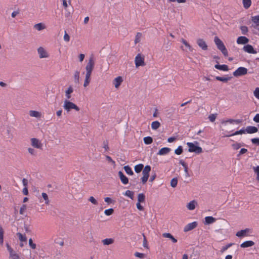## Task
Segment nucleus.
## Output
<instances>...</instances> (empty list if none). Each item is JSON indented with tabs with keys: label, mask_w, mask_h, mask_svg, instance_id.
<instances>
[{
	"label": "nucleus",
	"mask_w": 259,
	"mask_h": 259,
	"mask_svg": "<svg viewBox=\"0 0 259 259\" xmlns=\"http://www.w3.org/2000/svg\"><path fill=\"white\" fill-rule=\"evenodd\" d=\"M94 61L93 58H90L86 67V74L85 80L83 84L84 87H87L90 83L91 80V75L94 67Z\"/></svg>",
	"instance_id": "1"
},
{
	"label": "nucleus",
	"mask_w": 259,
	"mask_h": 259,
	"mask_svg": "<svg viewBox=\"0 0 259 259\" xmlns=\"http://www.w3.org/2000/svg\"><path fill=\"white\" fill-rule=\"evenodd\" d=\"M214 41L218 49L222 52L225 56H227L228 55V51L223 41L217 36L214 37Z\"/></svg>",
	"instance_id": "2"
},
{
	"label": "nucleus",
	"mask_w": 259,
	"mask_h": 259,
	"mask_svg": "<svg viewBox=\"0 0 259 259\" xmlns=\"http://www.w3.org/2000/svg\"><path fill=\"white\" fill-rule=\"evenodd\" d=\"M63 108L67 112H69L71 109H74L78 111L79 108L74 103L69 101L68 100H65L64 102Z\"/></svg>",
	"instance_id": "3"
},
{
	"label": "nucleus",
	"mask_w": 259,
	"mask_h": 259,
	"mask_svg": "<svg viewBox=\"0 0 259 259\" xmlns=\"http://www.w3.org/2000/svg\"><path fill=\"white\" fill-rule=\"evenodd\" d=\"M187 145L189 147L188 151L190 152H195L196 154H200L202 152V148L195 145L193 143L188 142Z\"/></svg>",
	"instance_id": "4"
},
{
	"label": "nucleus",
	"mask_w": 259,
	"mask_h": 259,
	"mask_svg": "<svg viewBox=\"0 0 259 259\" xmlns=\"http://www.w3.org/2000/svg\"><path fill=\"white\" fill-rule=\"evenodd\" d=\"M135 63L136 67L144 66L145 65L144 57L140 54H138L135 57Z\"/></svg>",
	"instance_id": "5"
},
{
	"label": "nucleus",
	"mask_w": 259,
	"mask_h": 259,
	"mask_svg": "<svg viewBox=\"0 0 259 259\" xmlns=\"http://www.w3.org/2000/svg\"><path fill=\"white\" fill-rule=\"evenodd\" d=\"M6 246L9 252V259H20L19 254L11 248L9 244L7 243Z\"/></svg>",
	"instance_id": "6"
},
{
	"label": "nucleus",
	"mask_w": 259,
	"mask_h": 259,
	"mask_svg": "<svg viewBox=\"0 0 259 259\" xmlns=\"http://www.w3.org/2000/svg\"><path fill=\"white\" fill-rule=\"evenodd\" d=\"M247 73V69L243 67H240L238 68L233 73V75L236 77L242 76Z\"/></svg>",
	"instance_id": "7"
},
{
	"label": "nucleus",
	"mask_w": 259,
	"mask_h": 259,
	"mask_svg": "<svg viewBox=\"0 0 259 259\" xmlns=\"http://www.w3.org/2000/svg\"><path fill=\"white\" fill-rule=\"evenodd\" d=\"M37 53L40 59L47 58L49 57V53L43 47H39L37 49Z\"/></svg>",
	"instance_id": "8"
},
{
	"label": "nucleus",
	"mask_w": 259,
	"mask_h": 259,
	"mask_svg": "<svg viewBox=\"0 0 259 259\" xmlns=\"http://www.w3.org/2000/svg\"><path fill=\"white\" fill-rule=\"evenodd\" d=\"M31 145L37 149H41L42 147V144L41 143V142L36 138H31Z\"/></svg>",
	"instance_id": "9"
},
{
	"label": "nucleus",
	"mask_w": 259,
	"mask_h": 259,
	"mask_svg": "<svg viewBox=\"0 0 259 259\" xmlns=\"http://www.w3.org/2000/svg\"><path fill=\"white\" fill-rule=\"evenodd\" d=\"M197 225L198 223L197 222H193L192 223H189L185 226L184 228V231L185 232H187L191 231L195 228L197 226Z\"/></svg>",
	"instance_id": "10"
},
{
	"label": "nucleus",
	"mask_w": 259,
	"mask_h": 259,
	"mask_svg": "<svg viewBox=\"0 0 259 259\" xmlns=\"http://www.w3.org/2000/svg\"><path fill=\"white\" fill-rule=\"evenodd\" d=\"M243 50L249 54H255L257 52L254 50L253 47L250 45H246L243 48Z\"/></svg>",
	"instance_id": "11"
},
{
	"label": "nucleus",
	"mask_w": 259,
	"mask_h": 259,
	"mask_svg": "<svg viewBox=\"0 0 259 259\" xmlns=\"http://www.w3.org/2000/svg\"><path fill=\"white\" fill-rule=\"evenodd\" d=\"M197 44L199 47L201 48L203 50L206 51L208 49L207 45L205 41L201 38H198L197 40Z\"/></svg>",
	"instance_id": "12"
},
{
	"label": "nucleus",
	"mask_w": 259,
	"mask_h": 259,
	"mask_svg": "<svg viewBox=\"0 0 259 259\" xmlns=\"http://www.w3.org/2000/svg\"><path fill=\"white\" fill-rule=\"evenodd\" d=\"M252 27L259 31V16L252 17Z\"/></svg>",
	"instance_id": "13"
},
{
	"label": "nucleus",
	"mask_w": 259,
	"mask_h": 259,
	"mask_svg": "<svg viewBox=\"0 0 259 259\" xmlns=\"http://www.w3.org/2000/svg\"><path fill=\"white\" fill-rule=\"evenodd\" d=\"M118 176L119 177V178L122 183V184L126 185L128 184V178L123 174V173L119 171L118 172Z\"/></svg>",
	"instance_id": "14"
},
{
	"label": "nucleus",
	"mask_w": 259,
	"mask_h": 259,
	"mask_svg": "<svg viewBox=\"0 0 259 259\" xmlns=\"http://www.w3.org/2000/svg\"><path fill=\"white\" fill-rule=\"evenodd\" d=\"M249 42V39L245 36H239L237 39L238 44L245 45Z\"/></svg>",
	"instance_id": "15"
},
{
	"label": "nucleus",
	"mask_w": 259,
	"mask_h": 259,
	"mask_svg": "<svg viewBox=\"0 0 259 259\" xmlns=\"http://www.w3.org/2000/svg\"><path fill=\"white\" fill-rule=\"evenodd\" d=\"M246 133L247 134H253L255 133L258 131V128L253 126H248L245 128Z\"/></svg>",
	"instance_id": "16"
},
{
	"label": "nucleus",
	"mask_w": 259,
	"mask_h": 259,
	"mask_svg": "<svg viewBox=\"0 0 259 259\" xmlns=\"http://www.w3.org/2000/svg\"><path fill=\"white\" fill-rule=\"evenodd\" d=\"M242 122V120L241 119H228L226 120H223L222 121V124H226L227 123H229L231 124L236 123V124H239Z\"/></svg>",
	"instance_id": "17"
},
{
	"label": "nucleus",
	"mask_w": 259,
	"mask_h": 259,
	"mask_svg": "<svg viewBox=\"0 0 259 259\" xmlns=\"http://www.w3.org/2000/svg\"><path fill=\"white\" fill-rule=\"evenodd\" d=\"M250 229H245L244 230H241L238 232H237L236 235L237 237H244L247 235V233L249 232Z\"/></svg>",
	"instance_id": "18"
},
{
	"label": "nucleus",
	"mask_w": 259,
	"mask_h": 259,
	"mask_svg": "<svg viewBox=\"0 0 259 259\" xmlns=\"http://www.w3.org/2000/svg\"><path fill=\"white\" fill-rule=\"evenodd\" d=\"M254 245V242L253 241L249 240L246 241L240 244V247L242 248H247L252 246Z\"/></svg>",
	"instance_id": "19"
},
{
	"label": "nucleus",
	"mask_w": 259,
	"mask_h": 259,
	"mask_svg": "<svg viewBox=\"0 0 259 259\" xmlns=\"http://www.w3.org/2000/svg\"><path fill=\"white\" fill-rule=\"evenodd\" d=\"M122 81L123 80L121 76H118L116 77L113 80V83L114 84L115 87L116 88H118L121 84Z\"/></svg>",
	"instance_id": "20"
},
{
	"label": "nucleus",
	"mask_w": 259,
	"mask_h": 259,
	"mask_svg": "<svg viewBox=\"0 0 259 259\" xmlns=\"http://www.w3.org/2000/svg\"><path fill=\"white\" fill-rule=\"evenodd\" d=\"M170 151V149L167 147H164L160 149L157 153L159 155H164L168 154Z\"/></svg>",
	"instance_id": "21"
},
{
	"label": "nucleus",
	"mask_w": 259,
	"mask_h": 259,
	"mask_svg": "<svg viewBox=\"0 0 259 259\" xmlns=\"http://www.w3.org/2000/svg\"><path fill=\"white\" fill-rule=\"evenodd\" d=\"M215 221L216 219L211 216L206 217L205 218L204 224L205 225H209L215 222Z\"/></svg>",
	"instance_id": "22"
},
{
	"label": "nucleus",
	"mask_w": 259,
	"mask_h": 259,
	"mask_svg": "<svg viewBox=\"0 0 259 259\" xmlns=\"http://www.w3.org/2000/svg\"><path fill=\"white\" fill-rule=\"evenodd\" d=\"M73 92V89L72 86H69L67 90L65 91V97L67 98V100H69L71 98V94Z\"/></svg>",
	"instance_id": "23"
},
{
	"label": "nucleus",
	"mask_w": 259,
	"mask_h": 259,
	"mask_svg": "<svg viewBox=\"0 0 259 259\" xmlns=\"http://www.w3.org/2000/svg\"><path fill=\"white\" fill-rule=\"evenodd\" d=\"M162 236L163 237L170 239L173 243H176L177 242V239H176L170 233H164L162 234Z\"/></svg>",
	"instance_id": "24"
},
{
	"label": "nucleus",
	"mask_w": 259,
	"mask_h": 259,
	"mask_svg": "<svg viewBox=\"0 0 259 259\" xmlns=\"http://www.w3.org/2000/svg\"><path fill=\"white\" fill-rule=\"evenodd\" d=\"M196 204H197V202L195 200L191 201L187 205V207L190 210H194L195 208Z\"/></svg>",
	"instance_id": "25"
},
{
	"label": "nucleus",
	"mask_w": 259,
	"mask_h": 259,
	"mask_svg": "<svg viewBox=\"0 0 259 259\" xmlns=\"http://www.w3.org/2000/svg\"><path fill=\"white\" fill-rule=\"evenodd\" d=\"M214 67L217 69L224 71H227L229 70L228 66L227 65L216 64L214 65Z\"/></svg>",
	"instance_id": "26"
},
{
	"label": "nucleus",
	"mask_w": 259,
	"mask_h": 259,
	"mask_svg": "<svg viewBox=\"0 0 259 259\" xmlns=\"http://www.w3.org/2000/svg\"><path fill=\"white\" fill-rule=\"evenodd\" d=\"M104 245H109L113 244L114 242V239L111 238H106L102 240Z\"/></svg>",
	"instance_id": "27"
},
{
	"label": "nucleus",
	"mask_w": 259,
	"mask_h": 259,
	"mask_svg": "<svg viewBox=\"0 0 259 259\" xmlns=\"http://www.w3.org/2000/svg\"><path fill=\"white\" fill-rule=\"evenodd\" d=\"M29 115L31 117L40 118L41 117V113L37 111L30 110L29 111Z\"/></svg>",
	"instance_id": "28"
},
{
	"label": "nucleus",
	"mask_w": 259,
	"mask_h": 259,
	"mask_svg": "<svg viewBox=\"0 0 259 259\" xmlns=\"http://www.w3.org/2000/svg\"><path fill=\"white\" fill-rule=\"evenodd\" d=\"M34 28L38 31H41L46 28V26L42 23H39L34 25Z\"/></svg>",
	"instance_id": "29"
},
{
	"label": "nucleus",
	"mask_w": 259,
	"mask_h": 259,
	"mask_svg": "<svg viewBox=\"0 0 259 259\" xmlns=\"http://www.w3.org/2000/svg\"><path fill=\"white\" fill-rule=\"evenodd\" d=\"M245 133H246V130L242 128L240 130L236 131L233 134H230L229 135H227V136H226V137L233 136L238 135L244 134Z\"/></svg>",
	"instance_id": "30"
},
{
	"label": "nucleus",
	"mask_w": 259,
	"mask_h": 259,
	"mask_svg": "<svg viewBox=\"0 0 259 259\" xmlns=\"http://www.w3.org/2000/svg\"><path fill=\"white\" fill-rule=\"evenodd\" d=\"M215 79L217 80L221 81L224 82H227L228 81L230 80L231 78L230 77H221V76H216L215 77Z\"/></svg>",
	"instance_id": "31"
},
{
	"label": "nucleus",
	"mask_w": 259,
	"mask_h": 259,
	"mask_svg": "<svg viewBox=\"0 0 259 259\" xmlns=\"http://www.w3.org/2000/svg\"><path fill=\"white\" fill-rule=\"evenodd\" d=\"M151 170V167L149 165H146L142 171L143 175H146L149 176V172Z\"/></svg>",
	"instance_id": "32"
},
{
	"label": "nucleus",
	"mask_w": 259,
	"mask_h": 259,
	"mask_svg": "<svg viewBox=\"0 0 259 259\" xmlns=\"http://www.w3.org/2000/svg\"><path fill=\"white\" fill-rule=\"evenodd\" d=\"M160 126V123L158 121H155L152 122L151 123V128L153 130H156Z\"/></svg>",
	"instance_id": "33"
},
{
	"label": "nucleus",
	"mask_w": 259,
	"mask_h": 259,
	"mask_svg": "<svg viewBox=\"0 0 259 259\" xmlns=\"http://www.w3.org/2000/svg\"><path fill=\"white\" fill-rule=\"evenodd\" d=\"M243 5L244 8L248 9L251 4V0H242Z\"/></svg>",
	"instance_id": "34"
},
{
	"label": "nucleus",
	"mask_w": 259,
	"mask_h": 259,
	"mask_svg": "<svg viewBox=\"0 0 259 259\" xmlns=\"http://www.w3.org/2000/svg\"><path fill=\"white\" fill-rule=\"evenodd\" d=\"M17 235L19 238V239L21 242H26L27 241V238L25 236V235H23L22 234L20 233H17Z\"/></svg>",
	"instance_id": "35"
},
{
	"label": "nucleus",
	"mask_w": 259,
	"mask_h": 259,
	"mask_svg": "<svg viewBox=\"0 0 259 259\" xmlns=\"http://www.w3.org/2000/svg\"><path fill=\"white\" fill-rule=\"evenodd\" d=\"M79 75H80V72L79 71H75L74 74V82L76 83H78L79 82Z\"/></svg>",
	"instance_id": "36"
},
{
	"label": "nucleus",
	"mask_w": 259,
	"mask_h": 259,
	"mask_svg": "<svg viewBox=\"0 0 259 259\" xmlns=\"http://www.w3.org/2000/svg\"><path fill=\"white\" fill-rule=\"evenodd\" d=\"M144 165L142 164H139L135 166V171L137 173L140 172L143 168Z\"/></svg>",
	"instance_id": "37"
},
{
	"label": "nucleus",
	"mask_w": 259,
	"mask_h": 259,
	"mask_svg": "<svg viewBox=\"0 0 259 259\" xmlns=\"http://www.w3.org/2000/svg\"><path fill=\"white\" fill-rule=\"evenodd\" d=\"M181 42L185 46V47H186L188 48V49L189 50V51H190V52L193 51L192 47L190 46V45L189 44H188L187 42V41L186 40L182 38L181 40Z\"/></svg>",
	"instance_id": "38"
},
{
	"label": "nucleus",
	"mask_w": 259,
	"mask_h": 259,
	"mask_svg": "<svg viewBox=\"0 0 259 259\" xmlns=\"http://www.w3.org/2000/svg\"><path fill=\"white\" fill-rule=\"evenodd\" d=\"M143 140H144V143L146 145L150 144L153 142L152 138L151 137H149V136L144 137L143 139Z\"/></svg>",
	"instance_id": "39"
},
{
	"label": "nucleus",
	"mask_w": 259,
	"mask_h": 259,
	"mask_svg": "<svg viewBox=\"0 0 259 259\" xmlns=\"http://www.w3.org/2000/svg\"><path fill=\"white\" fill-rule=\"evenodd\" d=\"M4 230L1 226H0V244L2 245L4 243Z\"/></svg>",
	"instance_id": "40"
},
{
	"label": "nucleus",
	"mask_w": 259,
	"mask_h": 259,
	"mask_svg": "<svg viewBox=\"0 0 259 259\" xmlns=\"http://www.w3.org/2000/svg\"><path fill=\"white\" fill-rule=\"evenodd\" d=\"M124 169L127 175H133L134 174L132 168L128 165L124 166Z\"/></svg>",
	"instance_id": "41"
},
{
	"label": "nucleus",
	"mask_w": 259,
	"mask_h": 259,
	"mask_svg": "<svg viewBox=\"0 0 259 259\" xmlns=\"http://www.w3.org/2000/svg\"><path fill=\"white\" fill-rule=\"evenodd\" d=\"M145 200V196L143 193H140L138 196V202H144Z\"/></svg>",
	"instance_id": "42"
},
{
	"label": "nucleus",
	"mask_w": 259,
	"mask_h": 259,
	"mask_svg": "<svg viewBox=\"0 0 259 259\" xmlns=\"http://www.w3.org/2000/svg\"><path fill=\"white\" fill-rule=\"evenodd\" d=\"M142 34L140 32H138L136 35L135 43L137 44L141 41V38L142 37Z\"/></svg>",
	"instance_id": "43"
},
{
	"label": "nucleus",
	"mask_w": 259,
	"mask_h": 259,
	"mask_svg": "<svg viewBox=\"0 0 259 259\" xmlns=\"http://www.w3.org/2000/svg\"><path fill=\"white\" fill-rule=\"evenodd\" d=\"M124 195L128 197L131 199H133L134 197V192L130 191V190H127L125 191L124 193Z\"/></svg>",
	"instance_id": "44"
},
{
	"label": "nucleus",
	"mask_w": 259,
	"mask_h": 259,
	"mask_svg": "<svg viewBox=\"0 0 259 259\" xmlns=\"http://www.w3.org/2000/svg\"><path fill=\"white\" fill-rule=\"evenodd\" d=\"M88 200L94 205H97L98 204V201L93 196L90 197Z\"/></svg>",
	"instance_id": "45"
},
{
	"label": "nucleus",
	"mask_w": 259,
	"mask_h": 259,
	"mask_svg": "<svg viewBox=\"0 0 259 259\" xmlns=\"http://www.w3.org/2000/svg\"><path fill=\"white\" fill-rule=\"evenodd\" d=\"M27 209L26 205L23 204L20 207L19 213L20 214L23 215Z\"/></svg>",
	"instance_id": "46"
},
{
	"label": "nucleus",
	"mask_w": 259,
	"mask_h": 259,
	"mask_svg": "<svg viewBox=\"0 0 259 259\" xmlns=\"http://www.w3.org/2000/svg\"><path fill=\"white\" fill-rule=\"evenodd\" d=\"M41 195H42L43 199L45 201V203L46 204H49L50 201H49L48 196L47 194L44 192L42 193Z\"/></svg>",
	"instance_id": "47"
},
{
	"label": "nucleus",
	"mask_w": 259,
	"mask_h": 259,
	"mask_svg": "<svg viewBox=\"0 0 259 259\" xmlns=\"http://www.w3.org/2000/svg\"><path fill=\"white\" fill-rule=\"evenodd\" d=\"M177 184H178V180L177 178H173L171 180V182H170V186L173 187V188H175L177 186Z\"/></svg>",
	"instance_id": "48"
},
{
	"label": "nucleus",
	"mask_w": 259,
	"mask_h": 259,
	"mask_svg": "<svg viewBox=\"0 0 259 259\" xmlns=\"http://www.w3.org/2000/svg\"><path fill=\"white\" fill-rule=\"evenodd\" d=\"M183 152V147L181 146H179L177 149H176L175 151V154L177 155H180Z\"/></svg>",
	"instance_id": "49"
},
{
	"label": "nucleus",
	"mask_w": 259,
	"mask_h": 259,
	"mask_svg": "<svg viewBox=\"0 0 259 259\" xmlns=\"http://www.w3.org/2000/svg\"><path fill=\"white\" fill-rule=\"evenodd\" d=\"M113 212H114V210L113 208H109L108 209H106L104 211L105 214L106 215H108V216L112 214L113 213Z\"/></svg>",
	"instance_id": "50"
},
{
	"label": "nucleus",
	"mask_w": 259,
	"mask_h": 259,
	"mask_svg": "<svg viewBox=\"0 0 259 259\" xmlns=\"http://www.w3.org/2000/svg\"><path fill=\"white\" fill-rule=\"evenodd\" d=\"M240 30L241 31V33L243 34H246L248 31L247 27L245 26H241Z\"/></svg>",
	"instance_id": "51"
},
{
	"label": "nucleus",
	"mask_w": 259,
	"mask_h": 259,
	"mask_svg": "<svg viewBox=\"0 0 259 259\" xmlns=\"http://www.w3.org/2000/svg\"><path fill=\"white\" fill-rule=\"evenodd\" d=\"M29 245L33 249H35L36 247V244L33 242L32 239L31 238L29 239Z\"/></svg>",
	"instance_id": "52"
},
{
	"label": "nucleus",
	"mask_w": 259,
	"mask_h": 259,
	"mask_svg": "<svg viewBox=\"0 0 259 259\" xmlns=\"http://www.w3.org/2000/svg\"><path fill=\"white\" fill-rule=\"evenodd\" d=\"M232 243H230V244H228L224 246H223L221 250V252H225L226 250H227L229 247H230L232 245Z\"/></svg>",
	"instance_id": "53"
},
{
	"label": "nucleus",
	"mask_w": 259,
	"mask_h": 259,
	"mask_svg": "<svg viewBox=\"0 0 259 259\" xmlns=\"http://www.w3.org/2000/svg\"><path fill=\"white\" fill-rule=\"evenodd\" d=\"M217 117V114H211L208 116V119L211 122L215 121Z\"/></svg>",
	"instance_id": "54"
},
{
	"label": "nucleus",
	"mask_w": 259,
	"mask_h": 259,
	"mask_svg": "<svg viewBox=\"0 0 259 259\" xmlns=\"http://www.w3.org/2000/svg\"><path fill=\"white\" fill-rule=\"evenodd\" d=\"M241 145L239 143H235L232 145V147L234 150H238L241 147Z\"/></svg>",
	"instance_id": "55"
},
{
	"label": "nucleus",
	"mask_w": 259,
	"mask_h": 259,
	"mask_svg": "<svg viewBox=\"0 0 259 259\" xmlns=\"http://www.w3.org/2000/svg\"><path fill=\"white\" fill-rule=\"evenodd\" d=\"M253 94L255 98L259 99V88H256L255 89Z\"/></svg>",
	"instance_id": "56"
},
{
	"label": "nucleus",
	"mask_w": 259,
	"mask_h": 259,
	"mask_svg": "<svg viewBox=\"0 0 259 259\" xmlns=\"http://www.w3.org/2000/svg\"><path fill=\"white\" fill-rule=\"evenodd\" d=\"M28 152L32 155H35L36 154V151L32 148H29L28 149Z\"/></svg>",
	"instance_id": "57"
},
{
	"label": "nucleus",
	"mask_w": 259,
	"mask_h": 259,
	"mask_svg": "<svg viewBox=\"0 0 259 259\" xmlns=\"http://www.w3.org/2000/svg\"><path fill=\"white\" fill-rule=\"evenodd\" d=\"M149 177V176L143 175V177L141 178L142 182L143 184H145L146 183V182L147 181V180L148 179Z\"/></svg>",
	"instance_id": "58"
},
{
	"label": "nucleus",
	"mask_w": 259,
	"mask_h": 259,
	"mask_svg": "<svg viewBox=\"0 0 259 259\" xmlns=\"http://www.w3.org/2000/svg\"><path fill=\"white\" fill-rule=\"evenodd\" d=\"M64 40L66 42H68L70 40V36L67 33L66 31H65V33H64Z\"/></svg>",
	"instance_id": "59"
},
{
	"label": "nucleus",
	"mask_w": 259,
	"mask_h": 259,
	"mask_svg": "<svg viewBox=\"0 0 259 259\" xmlns=\"http://www.w3.org/2000/svg\"><path fill=\"white\" fill-rule=\"evenodd\" d=\"M135 256L137 257L143 258L145 256V254L142 253L136 252L135 253Z\"/></svg>",
	"instance_id": "60"
},
{
	"label": "nucleus",
	"mask_w": 259,
	"mask_h": 259,
	"mask_svg": "<svg viewBox=\"0 0 259 259\" xmlns=\"http://www.w3.org/2000/svg\"><path fill=\"white\" fill-rule=\"evenodd\" d=\"M253 169L254 172L256 174L257 177L256 179H259V166H257L256 167H253Z\"/></svg>",
	"instance_id": "61"
},
{
	"label": "nucleus",
	"mask_w": 259,
	"mask_h": 259,
	"mask_svg": "<svg viewBox=\"0 0 259 259\" xmlns=\"http://www.w3.org/2000/svg\"><path fill=\"white\" fill-rule=\"evenodd\" d=\"M251 142L253 144H257V145H259V138H258L252 139Z\"/></svg>",
	"instance_id": "62"
},
{
	"label": "nucleus",
	"mask_w": 259,
	"mask_h": 259,
	"mask_svg": "<svg viewBox=\"0 0 259 259\" xmlns=\"http://www.w3.org/2000/svg\"><path fill=\"white\" fill-rule=\"evenodd\" d=\"M65 16L66 18H70L71 16V13L68 10V9L65 10Z\"/></svg>",
	"instance_id": "63"
},
{
	"label": "nucleus",
	"mask_w": 259,
	"mask_h": 259,
	"mask_svg": "<svg viewBox=\"0 0 259 259\" xmlns=\"http://www.w3.org/2000/svg\"><path fill=\"white\" fill-rule=\"evenodd\" d=\"M253 121L255 122H259V114H256L253 119Z\"/></svg>",
	"instance_id": "64"
}]
</instances>
